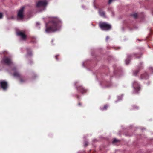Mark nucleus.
Instances as JSON below:
<instances>
[{"mask_svg": "<svg viewBox=\"0 0 153 153\" xmlns=\"http://www.w3.org/2000/svg\"><path fill=\"white\" fill-rule=\"evenodd\" d=\"M47 1L46 0L39 1L36 4V7H44L47 4Z\"/></svg>", "mask_w": 153, "mask_h": 153, "instance_id": "39448f33", "label": "nucleus"}, {"mask_svg": "<svg viewBox=\"0 0 153 153\" xmlns=\"http://www.w3.org/2000/svg\"><path fill=\"white\" fill-rule=\"evenodd\" d=\"M142 63H140V66H138V68L139 69H140L141 68V67H142Z\"/></svg>", "mask_w": 153, "mask_h": 153, "instance_id": "4be33fe9", "label": "nucleus"}, {"mask_svg": "<svg viewBox=\"0 0 153 153\" xmlns=\"http://www.w3.org/2000/svg\"><path fill=\"white\" fill-rule=\"evenodd\" d=\"M24 7H22L19 11L18 13V17L20 19H22L24 17L23 12L24 11Z\"/></svg>", "mask_w": 153, "mask_h": 153, "instance_id": "0eeeda50", "label": "nucleus"}, {"mask_svg": "<svg viewBox=\"0 0 153 153\" xmlns=\"http://www.w3.org/2000/svg\"><path fill=\"white\" fill-rule=\"evenodd\" d=\"M20 80L21 83H23L25 81V79L23 78H20Z\"/></svg>", "mask_w": 153, "mask_h": 153, "instance_id": "dca6fc26", "label": "nucleus"}, {"mask_svg": "<svg viewBox=\"0 0 153 153\" xmlns=\"http://www.w3.org/2000/svg\"><path fill=\"white\" fill-rule=\"evenodd\" d=\"M80 91L82 93H83L86 92V91L85 89L84 88L82 87H80Z\"/></svg>", "mask_w": 153, "mask_h": 153, "instance_id": "ddd939ff", "label": "nucleus"}, {"mask_svg": "<svg viewBox=\"0 0 153 153\" xmlns=\"http://www.w3.org/2000/svg\"><path fill=\"white\" fill-rule=\"evenodd\" d=\"M0 88L1 87L4 90H6L8 86L7 82L4 80H1L0 81Z\"/></svg>", "mask_w": 153, "mask_h": 153, "instance_id": "7ed1b4c3", "label": "nucleus"}, {"mask_svg": "<svg viewBox=\"0 0 153 153\" xmlns=\"http://www.w3.org/2000/svg\"><path fill=\"white\" fill-rule=\"evenodd\" d=\"M108 106L107 105H105L104 106L103 108L102 109V110L106 109L108 107Z\"/></svg>", "mask_w": 153, "mask_h": 153, "instance_id": "a211bd4d", "label": "nucleus"}, {"mask_svg": "<svg viewBox=\"0 0 153 153\" xmlns=\"http://www.w3.org/2000/svg\"><path fill=\"white\" fill-rule=\"evenodd\" d=\"M122 97V96H121V97Z\"/></svg>", "mask_w": 153, "mask_h": 153, "instance_id": "c9c22d12", "label": "nucleus"}, {"mask_svg": "<svg viewBox=\"0 0 153 153\" xmlns=\"http://www.w3.org/2000/svg\"><path fill=\"white\" fill-rule=\"evenodd\" d=\"M149 76L147 75L146 73H145L141 75L140 77V79H147L148 78Z\"/></svg>", "mask_w": 153, "mask_h": 153, "instance_id": "1a4fd4ad", "label": "nucleus"}, {"mask_svg": "<svg viewBox=\"0 0 153 153\" xmlns=\"http://www.w3.org/2000/svg\"><path fill=\"white\" fill-rule=\"evenodd\" d=\"M110 39V37L109 36H107L106 38V41H107L109 39Z\"/></svg>", "mask_w": 153, "mask_h": 153, "instance_id": "aec40b11", "label": "nucleus"}, {"mask_svg": "<svg viewBox=\"0 0 153 153\" xmlns=\"http://www.w3.org/2000/svg\"><path fill=\"white\" fill-rule=\"evenodd\" d=\"M13 75L14 76L16 77H19L20 76V74L17 71H15Z\"/></svg>", "mask_w": 153, "mask_h": 153, "instance_id": "9d476101", "label": "nucleus"}, {"mask_svg": "<svg viewBox=\"0 0 153 153\" xmlns=\"http://www.w3.org/2000/svg\"><path fill=\"white\" fill-rule=\"evenodd\" d=\"M121 48L120 47H117L115 48V50H119Z\"/></svg>", "mask_w": 153, "mask_h": 153, "instance_id": "393cba45", "label": "nucleus"}, {"mask_svg": "<svg viewBox=\"0 0 153 153\" xmlns=\"http://www.w3.org/2000/svg\"><path fill=\"white\" fill-rule=\"evenodd\" d=\"M8 52L6 51H4V55H5V54H8Z\"/></svg>", "mask_w": 153, "mask_h": 153, "instance_id": "a878e982", "label": "nucleus"}, {"mask_svg": "<svg viewBox=\"0 0 153 153\" xmlns=\"http://www.w3.org/2000/svg\"><path fill=\"white\" fill-rule=\"evenodd\" d=\"M27 54L29 56H31L32 54L31 52L30 51L28 52L27 53Z\"/></svg>", "mask_w": 153, "mask_h": 153, "instance_id": "6ab92c4d", "label": "nucleus"}, {"mask_svg": "<svg viewBox=\"0 0 153 153\" xmlns=\"http://www.w3.org/2000/svg\"><path fill=\"white\" fill-rule=\"evenodd\" d=\"M13 16H12V17H10V18H8V19H13Z\"/></svg>", "mask_w": 153, "mask_h": 153, "instance_id": "c756f323", "label": "nucleus"}, {"mask_svg": "<svg viewBox=\"0 0 153 153\" xmlns=\"http://www.w3.org/2000/svg\"><path fill=\"white\" fill-rule=\"evenodd\" d=\"M84 144L85 146H87L88 144V142H85L84 143Z\"/></svg>", "mask_w": 153, "mask_h": 153, "instance_id": "bb28decb", "label": "nucleus"}, {"mask_svg": "<svg viewBox=\"0 0 153 153\" xmlns=\"http://www.w3.org/2000/svg\"><path fill=\"white\" fill-rule=\"evenodd\" d=\"M120 97H118V100H119L121 99H120Z\"/></svg>", "mask_w": 153, "mask_h": 153, "instance_id": "7c9ffc66", "label": "nucleus"}, {"mask_svg": "<svg viewBox=\"0 0 153 153\" xmlns=\"http://www.w3.org/2000/svg\"><path fill=\"white\" fill-rule=\"evenodd\" d=\"M149 69L150 72L153 73V67H150L149 68Z\"/></svg>", "mask_w": 153, "mask_h": 153, "instance_id": "f3484780", "label": "nucleus"}, {"mask_svg": "<svg viewBox=\"0 0 153 153\" xmlns=\"http://www.w3.org/2000/svg\"><path fill=\"white\" fill-rule=\"evenodd\" d=\"M60 56L59 54H58V55H56L55 56V57L56 58V57H58Z\"/></svg>", "mask_w": 153, "mask_h": 153, "instance_id": "c85d7f7f", "label": "nucleus"}, {"mask_svg": "<svg viewBox=\"0 0 153 153\" xmlns=\"http://www.w3.org/2000/svg\"><path fill=\"white\" fill-rule=\"evenodd\" d=\"M62 24V22L59 19L54 18L48 22V26H46L45 31L46 32L49 33L59 30Z\"/></svg>", "mask_w": 153, "mask_h": 153, "instance_id": "f257e3e1", "label": "nucleus"}, {"mask_svg": "<svg viewBox=\"0 0 153 153\" xmlns=\"http://www.w3.org/2000/svg\"><path fill=\"white\" fill-rule=\"evenodd\" d=\"M133 86L136 92H137L140 88V85L136 81H134L133 83Z\"/></svg>", "mask_w": 153, "mask_h": 153, "instance_id": "423d86ee", "label": "nucleus"}, {"mask_svg": "<svg viewBox=\"0 0 153 153\" xmlns=\"http://www.w3.org/2000/svg\"><path fill=\"white\" fill-rule=\"evenodd\" d=\"M4 62L5 64L8 65H10L12 64V62L9 58H5L4 60Z\"/></svg>", "mask_w": 153, "mask_h": 153, "instance_id": "6e6552de", "label": "nucleus"}, {"mask_svg": "<svg viewBox=\"0 0 153 153\" xmlns=\"http://www.w3.org/2000/svg\"><path fill=\"white\" fill-rule=\"evenodd\" d=\"M4 57L6 58V57H7V56H4Z\"/></svg>", "mask_w": 153, "mask_h": 153, "instance_id": "473e14b6", "label": "nucleus"}, {"mask_svg": "<svg viewBox=\"0 0 153 153\" xmlns=\"http://www.w3.org/2000/svg\"><path fill=\"white\" fill-rule=\"evenodd\" d=\"M17 35L20 36L21 39L24 41H26L27 38V36L24 33L21 31L17 32Z\"/></svg>", "mask_w": 153, "mask_h": 153, "instance_id": "20e7f679", "label": "nucleus"}, {"mask_svg": "<svg viewBox=\"0 0 153 153\" xmlns=\"http://www.w3.org/2000/svg\"><path fill=\"white\" fill-rule=\"evenodd\" d=\"M100 28L103 30H109L111 29V25L106 22H102L99 23Z\"/></svg>", "mask_w": 153, "mask_h": 153, "instance_id": "f03ea898", "label": "nucleus"}, {"mask_svg": "<svg viewBox=\"0 0 153 153\" xmlns=\"http://www.w3.org/2000/svg\"><path fill=\"white\" fill-rule=\"evenodd\" d=\"M130 61V59L129 58H128L125 61L126 64V65L128 64Z\"/></svg>", "mask_w": 153, "mask_h": 153, "instance_id": "4468645a", "label": "nucleus"}, {"mask_svg": "<svg viewBox=\"0 0 153 153\" xmlns=\"http://www.w3.org/2000/svg\"><path fill=\"white\" fill-rule=\"evenodd\" d=\"M152 15H153V12H152Z\"/></svg>", "mask_w": 153, "mask_h": 153, "instance_id": "e433bc0d", "label": "nucleus"}, {"mask_svg": "<svg viewBox=\"0 0 153 153\" xmlns=\"http://www.w3.org/2000/svg\"><path fill=\"white\" fill-rule=\"evenodd\" d=\"M56 59L57 60H58V58H56Z\"/></svg>", "mask_w": 153, "mask_h": 153, "instance_id": "f704fd0d", "label": "nucleus"}, {"mask_svg": "<svg viewBox=\"0 0 153 153\" xmlns=\"http://www.w3.org/2000/svg\"><path fill=\"white\" fill-rule=\"evenodd\" d=\"M135 108L137 109L138 108V107H135Z\"/></svg>", "mask_w": 153, "mask_h": 153, "instance_id": "2f4dec72", "label": "nucleus"}, {"mask_svg": "<svg viewBox=\"0 0 153 153\" xmlns=\"http://www.w3.org/2000/svg\"><path fill=\"white\" fill-rule=\"evenodd\" d=\"M131 16L135 19H136L137 17V13L131 14Z\"/></svg>", "mask_w": 153, "mask_h": 153, "instance_id": "f8f14e48", "label": "nucleus"}, {"mask_svg": "<svg viewBox=\"0 0 153 153\" xmlns=\"http://www.w3.org/2000/svg\"><path fill=\"white\" fill-rule=\"evenodd\" d=\"M35 39L34 38H32V40L31 41V42H35Z\"/></svg>", "mask_w": 153, "mask_h": 153, "instance_id": "5701e85b", "label": "nucleus"}, {"mask_svg": "<svg viewBox=\"0 0 153 153\" xmlns=\"http://www.w3.org/2000/svg\"><path fill=\"white\" fill-rule=\"evenodd\" d=\"M3 17V15L2 13H0V19H1Z\"/></svg>", "mask_w": 153, "mask_h": 153, "instance_id": "b1692460", "label": "nucleus"}, {"mask_svg": "<svg viewBox=\"0 0 153 153\" xmlns=\"http://www.w3.org/2000/svg\"><path fill=\"white\" fill-rule=\"evenodd\" d=\"M117 141V140L116 139H114L113 140V143L116 142Z\"/></svg>", "mask_w": 153, "mask_h": 153, "instance_id": "412c9836", "label": "nucleus"}, {"mask_svg": "<svg viewBox=\"0 0 153 153\" xmlns=\"http://www.w3.org/2000/svg\"><path fill=\"white\" fill-rule=\"evenodd\" d=\"M139 70H136L133 72V75L134 76H136L137 75V74H138V73L139 72Z\"/></svg>", "mask_w": 153, "mask_h": 153, "instance_id": "2eb2a0df", "label": "nucleus"}, {"mask_svg": "<svg viewBox=\"0 0 153 153\" xmlns=\"http://www.w3.org/2000/svg\"><path fill=\"white\" fill-rule=\"evenodd\" d=\"M99 13L100 14V15L103 17H105V13L104 11H102V10H99Z\"/></svg>", "mask_w": 153, "mask_h": 153, "instance_id": "9b49d317", "label": "nucleus"}, {"mask_svg": "<svg viewBox=\"0 0 153 153\" xmlns=\"http://www.w3.org/2000/svg\"><path fill=\"white\" fill-rule=\"evenodd\" d=\"M78 105H80V103H79L78 104Z\"/></svg>", "mask_w": 153, "mask_h": 153, "instance_id": "72a5a7b5", "label": "nucleus"}, {"mask_svg": "<svg viewBox=\"0 0 153 153\" xmlns=\"http://www.w3.org/2000/svg\"><path fill=\"white\" fill-rule=\"evenodd\" d=\"M113 0H109V1H108V4H110L112 1H113Z\"/></svg>", "mask_w": 153, "mask_h": 153, "instance_id": "cd10ccee", "label": "nucleus"}]
</instances>
